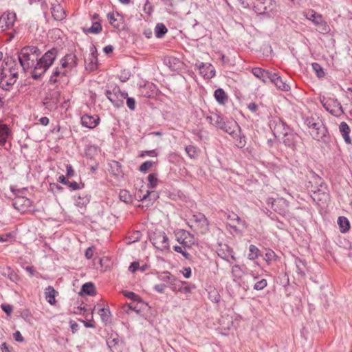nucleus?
Returning a JSON list of instances; mask_svg holds the SVG:
<instances>
[{
	"instance_id": "nucleus-1",
	"label": "nucleus",
	"mask_w": 352,
	"mask_h": 352,
	"mask_svg": "<svg viewBox=\"0 0 352 352\" xmlns=\"http://www.w3.org/2000/svg\"><path fill=\"white\" fill-rule=\"evenodd\" d=\"M58 55V50L52 48L46 52L37 62L32 72V77L34 80H38L46 72L50 66H52Z\"/></svg>"
},
{
	"instance_id": "nucleus-2",
	"label": "nucleus",
	"mask_w": 352,
	"mask_h": 352,
	"mask_svg": "<svg viewBox=\"0 0 352 352\" xmlns=\"http://www.w3.org/2000/svg\"><path fill=\"white\" fill-rule=\"evenodd\" d=\"M206 119L210 124L228 133L233 138H235L234 135H236V131H240V126L236 121H226L223 118L217 113L208 116Z\"/></svg>"
},
{
	"instance_id": "nucleus-3",
	"label": "nucleus",
	"mask_w": 352,
	"mask_h": 352,
	"mask_svg": "<svg viewBox=\"0 0 352 352\" xmlns=\"http://www.w3.org/2000/svg\"><path fill=\"white\" fill-rule=\"evenodd\" d=\"M36 47H24L18 54V60L20 67L23 72H25L28 69L35 66V61L37 62L38 54Z\"/></svg>"
},
{
	"instance_id": "nucleus-4",
	"label": "nucleus",
	"mask_w": 352,
	"mask_h": 352,
	"mask_svg": "<svg viewBox=\"0 0 352 352\" xmlns=\"http://www.w3.org/2000/svg\"><path fill=\"white\" fill-rule=\"evenodd\" d=\"M319 101L327 111L335 117H340L344 113L342 106L338 99L320 95Z\"/></svg>"
},
{
	"instance_id": "nucleus-5",
	"label": "nucleus",
	"mask_w": 352,
	"mask_h": 352,
	"mask_svg": "<svg viewBox=\"0 0 352 352\" xmlns=\"http://www.w3.org/2000/svg\"><path fill=\"white\" fill-rule=\"evenodd\" d=\"M150 241L158 250L164 251L170 249L168 239L164 231H155L150 236Z\"/></svg>"
},
{
	"instance_id": "nucleus-6",
	"label": "nucleus",
	"mask_w": 352,
	"mask_h": 352,
	"mask_svg": "<svg viewBox=\"0 0 352 352\" xmlns=\"http://www.w3.org/2000/svg\"><path fill=\"white\" fill-rule=\"evenodd\" d=\"M11 190L15 195V197L13 199L12 206L17 210L24 212L26 211L31 205V200L21 194L22 190L19 189H14L11 188Z\"/></svg>"
},
{
	"instance_id": "nucleus-7",
	"label": "nucleus",
	"mask_w": 352,
	"mask_h": 352,
	"mask_svg": "<svg viewBox=\"0 0 352 352\" xmlns=\"http://www.w3.org/2000/svg\"><path fill=\"white\" fill-rule=\"evenodd\" d=\"M105 95L115 107H120L123 106L124 99L126 98L127 93L122 92L118 87H115L111 91L107 89Z\"/></svg>"
},
{
	"instance_id": "nucleus-8",
	"label": "nucleus",
	"mask_w": 352,
	"mask_h": 352,
	"mask_svg": "<svg viewBox=\"0 0 352 352\" xmlns=\"http://www.w3.org/2000/svg\"><path fill=\"white\" fill-rule=\"evenodd\" d=\"M191 220L194 223L190 226L191 228L194 227L201 234H205L209 231V222L204 214L200 212L195 214Z\"/></svg>"
},
{
	"instance_id": "nucleus-9",
	"label": "nucleus",
	"mask_w": 352,
	"mask_h": 352,
	"mask_svg": "<svg viewBox=\"0 0 352 352\" xmlns=\"http://www.w3.org/2000/svg\"><path fill=\"white\" fill-rule=\"evenodd\" d=\"M16 20V14L13 11L7 10L0 16V30L3 32L12 28Z\"/></svg>"
},
{
	"instance_id": "nucleus-10",
	"label": "nucleus",
	"mask_w": 352,
	"mask_h": 352,
	"mask_svg": "<svg viewBox=\"0 0 352 352\" xmlns=\"http://www.w3.org/2000/svg\"><path fill=\"white\" fill-rule=\"evenodd\" d=\"M270 126L276 138H280L290 129L280 118H275L270 121Z\"/></svg>"
},
{
	"instance_id": "nucleus-11",
	"label": "nucleus",
	"mask_w": 352,
	"mask_h": 352,
	"mask_svg": "<svg viewBox=\"0 0 352 352\" xmlns=\"http://www.w3.org/2000/svg\"><path fill=\"white\" fill-rule=\"evenodd\" d=\"M283 144L292 148L293 151L297 149L299 146L300 144L302 143L301 138L296 133L289 130L286 134H285L283 137Z\"/></svg>"
},
{
	"instance_id": "nucleus-12",
	"label": "nucleus",
	"mask_w": 352,
	"mask_h": 352,
	"mask_svg": "<svg viewBox=\"0 0 352 352\" xmlns=\"http://www.w3.org/2000/svg\"><path fill=\"white\" fill-rule=\"evenodd\" d=\"M107 344L111 352H123L124 348V342L116 333L109 335Z\"/></svg>"
},
{
	"instance_id": "nucleus-13",
	"label": "nucleus",
	"mask_w": 352,
	"mask_h": 352,
	"mask_svg": "<svg viewBox=\"0 0 352 352\" xmlns=\"http://www.w3.org/2000/svg\"><path fill=\"white\" fill-rule=\"evenodd\" d=\"M177 241L184 248H190L195 244V237L188 231L180 230L176 234Z\"/></svg>"
},
{
	"instance_id": "nucleus-14",
	"label": "nucleus",
	"mask_w": 352,
	"mask_h": 352,
	"mask_svg": "<svg viewBox=\"0 0 352 352\" xmlns=\"http://www.w3.org/2000/svg\"><path fill=\"white\" fill-rule=\"evenodd\" d=\"M274 7L272 0H256L254 3L255 12L258 14H264L271 12Z\"/></svg>"
},
{
	"instance_id": "nucleus-15",
	"label": "nucleus",
	"mask_w": 352,
	"mask_h": 352,
	"mask_svg": "<svg viewBox=\"0 0 352 352\" xmlns=\"http://www.w3.org/2000/svg\"><path fill=\"white\" fill-rule=\"evenodd\" d=\"M159 280L168 283L167 287H169L173 292L177 290V282L178 280L176 276L173 275L168 271H164L157 274Z\"/></svg>"
},
{
	"instance_id": "nucleus-16",
	"label": "nucleus",
	"mask_w": 352,
	"mask_h": 352,
	"mask_svg": "<svg viewBox=\"0 0 352 352\" xmlns=\"http://www.w3.org/2000/svg\"><path fill=\"white\" fill-rule=\"evenodd\" d=\"M268 205L271 204V208L278 214L285 216L287 213V203L283 199H273L269 198L267 200Z\"/></svg>"
},
{
	"instance_id": "nucleus-17",
	"label": "nucleus",
	"mask_w": 352,
	"mask_h": 352,
	"mask_svg": "<svg viewBox=\"0 0 352 352\" xmlns=\"http://www.w3.org/2000/svg\"><path fill=\"white\" fill-rule=\"evenodd\" d=\"M62 67H65L68 72L75 68L78 65V58L74 54H67L60 60Z\"/></svg>"
},
{
	"instance_id": "nucleus-18",
	"label": "nucleus",
	"mask_w": 352,
	"mask_h": 352,
	"mask_svg": "<svg viewBox=\"0 0 352 352\" xmlns=\"http://www.w3.org/2000/svg\"><path fill=\"white\" fill-rule=\"evenodd\" d=\"M309 133L314 140L325 142L328 131L323 123H319L318 127L310 131Z\"/></svg>"
},
{
	"instance_id": "nucleus-19",
	"label": "nucleus",
	"mask_w": 352,
	"mask_h": 352,
	"mask_svg": "<svg viewBox=\"0 0 352 352\" xmlns=\"http://www.w3.org/2000/svg\"><path fill=\"white\" fill-rule=\"evenodd\" d=\"M17 78L12 76H8L3 72L0 78V87L6 91H10L16 81Z\"/></svg>"
},
{
	"instance_id": "nucleus-20",
	"label": "nucleus",
	"mask_w": 352,
	"mask_h": 352,
	"mask_svg": "<svg viewBox=\"0 0 352 352\" xmlns=\"http://www.w3.org/2000/svg\"><path fill=\"white\" fill-rule=\"evenodd\" d=\"M217 253L219 257L227 261L230 262V258L236 260L232 248L227 245H220L217 249Z\"/></svg>"
},
{
	"instance_id": "nucleus-21",
	"label": "nucleus",
	"mask_w": 352,
	"mask_h": 352,
	"mask_svg": "<svg viewBox=\"0 0 352 352\" xmlns=\"http://www.w3.org/2000/svg\"><path fill=\"white\" fill-rule=\"evenodd\" d=\"M85 63L87 70L93 72L98 69L97 51L94 46L91 48V52L89 58L85 59Z\"/></svg>"
},
{
	"instance_id": "nucleus-22",
	"label": "nucleus",
	"mask_w": 352,
	"mask_h": 352,
	"mask_svg": "<svg viewBox=\"0 0 352 352\" xmlns=\"http://www.w3.org/2000/svg\"><path fill=\"white\" fill-rule=\"evenodd\" d=\"M68 70L65 67H62V65L60 67H57L55 68L54 72H52L49 82L51 84H55L60 81V79L63 77L68 76Z\"/></svg>"
},
{
	"instance_id": "nucleus-23",
	"label": "nucleus",
	"mask_w": 352,
	"mask_h": 352,
	"mask_svg": "<svg viewBox=\"0 0 352 352\" xmlns=\"http://www.w3.org/2000/svg\"><path fill=\"white\" fill-rule=\"evenodd\" d=\"M200 74L203 75L205 78L210 79L215 76L214 67L211 65H206L204 63H201L198 65Z\"/></svg>"
},
{
	"instance_id": "nucleus-24",
	"label": "nucleus",
	"mask_w": 352,
	"mask_h": 352,
	"mask_svg": "<svg viewBox=\"0 0 352 352\" xmlns=\"http://www.w3.org/2000/svg\"><path fill=\"white\" fill-rule=\"evenodd\" d=\"M100 121V118L98 116H91L89 115H84L81 118V123L82 126L89 129H94L96 127Z\"/></svg>"
},
{
	"instance_id": "nucleus-25",
	"label": "nucleus",
	"mask_w": 352,
	"mask_h": 352,
	"mask_svg": "<svg viewBox=\"0 0 352 352\" xmlns=\"http://www.w3.org/2000/svg\"><path fill=\"white\" fill-rule=\"evenodd\" d=\"M269 80L273 82L278 89L280 90L288 91L289 89V86L286 84L283 80L281 77L276 73H272L270 74Z\"/></svg>"
},
{
	"instance_id": "nucleus-26",
	"label": "nucleus",
	"mask_w": 352,
	"mask_h": 352,
	"mask_svg": "<svg viewBox=\"0 0 352 352\" xmlns=\"http://www.w3.org/2000/svg\"><path fill=\"white\" fill-rule=\"evenodd\" d=\"M109 23L115 28L120 29L122 25V17L119 13L110 12L107 14Z\"/></svg>"
},
{
	"instance_id": "nucleus-27",
	"label": "nucleus",
	"mask_w": 352,
	"mask_h": 352,
	"mask_svg": "<svg viewBox=\"0 0 352 352\" xmlns=\"http://www.w3.org/2000/svg\"><path fill=\"white\" fill-rule=\"evenodd\" d=\"M339 130L345 142L348 144H351V139L349 136L351 129L347 123L345 122H342L339 126Z\"/></svg>"
},
{
	"instance_id": "nucleus-28",
	"label": "nucleus",
	"mask_w": 352,
	"mask_h": 352,
	"mask_svg": "<svg viewBox=\"0 0 352 352\" xmlns=\"http://www.w3.org/2000/svg\"><path fill=\"white\" fill-rule=\"evenodd\" d=\"M11 135V131L6 124H0V145L4 146L7 139Z\"/></svg>"
},
{
	"instance_id": "nucleus-29",
	"label": "nucleus",
	"mask_w": 352,
	"mask_h": 352,
	"mask_svg": "<svg viewBox=\"0 0 352 352\" xmlns=\"http://www.w3.org/2000/svg\"><path fill=\"white\" fill-rule=\"evenodd\" d=\"M252 73L254 76L261 79L263 82H266L267 80H269L270 74H272V72L263 69L260 67H254L252 69Z\"/></svg>"
},
{
	"instance_id": "nucleus-30",
	"label": "nucleus",
	"mask_w": 352,
	"mask_h": 352,
	"mask_svg": "<svg viewBox=\"0 0 352 352\" xmlns=\"http://www.w3.org/2000/svg\"><path fill=\"white\" fill-rule=\"evenodd\" d=\"M224 216L230 221V226L234 230H236V224L239 225L243 223V221L241 219V218L234 212H224Z\"/></svg>"
},
{
	"instance_id": "nucleus-31",
	"label": "nucleus",
	"mask_w": 352,
	"mask_h": 352,
	"mask_svg": "<svg viewBox=\"0 0 352 352\" xmlns=\"http://www.w3.org/2000/svg\"><path fill=\"white\" fill-rule=\"evenodd\" d=\"M6 65L9 67L10 75L18 78V69L19 67H21L20 65H19L16 61L12 58L7 60Z\"/></svg>"
},
{
	"instance_id": "nucleus-32",
	"label": "nucleus",
	"mask_w": 352,
	"mask_h": 352,
	"mask_svg": "<svg viewBox=\"0 0 352 352\" xmlns=\"http://www.w3.org/2000/svg\"><path fill=\"white\" fill-rule=\"evenodd\" d=\"M244 274L245 272L239 265H234L232 267L231 274L234 282H239Z\"/></svg>"
},
{
	"instance_id": "nucleus-33",
	"label": "nucleus",
	"mask_w": 352,
	"mask_h": 352,
	"mask_svg": "<svg viewBox=\"0 0 352 352\" xmlns=\"http://www.w3.org/2000/svg\"><path fill=\"white\" fill-rule=\"evenodd\" d=\"M195 288V285L188 284V283L186 281L178 280V282H177V290L175 292L188 294L190 293Z\"/></svg>"
},
{
	"instance_id": "nucleus-34",
	"label": "nucleus",
	"mask_w": 352,
	"mask_h": 352,
	"mask_svg": "<svg viewBox=\"0 0 352 352\" xmlns=\"http://www.w3.org/2000/svg\"><path fill=\"white\" fill-rule=\"evenodd\" d=\"M57 294V292L54 289V288L52 286H48L45 289V296L46 300L52 305H54L56 304V295Z\"/></svg>"
},
{
	"instance_id": "nucleus-35",
	"label": "nucleus",
	"mask_w": 352,
	"mask_h": 352,
	"mask_svg": "<svg viewBox=\"0 0 352 352\" xmlns=\"http://www.w3.org/2000/svg\"><path fill=\"white\" fill-rule=\"evenodd\" d=\"M52 14L56 21H61L66 16L63 8L59 4L54 6L52 8Z\"/></svg>"
},
{
	"instance_id": "nucleus-36",
	"label": "nucleus",
	"mask_w": 352,
	"mask_h": 352,
	"mask_svg": "<svg viewBox=\"0 0 352 352\" xmlns=\"http://www.w3.org/2000/svg\"><path fill=\"white\" fill-rule=\"evenodd\" d=\"M214 96L216 100L221 104H225L228 100V95L222 88L217 89L214 91Z\"/></svg>"
},
{
	"instance_id": "nucleus-37",
	"label": "nucleus",
	"mask_w": 352,
	"mask_h": 352,
	"mask_svg": "<svg viewBox=\"0 0 352 352\" xmlns=\"http://www.w3.org/2000/svg\"><path fill=\"white\" fill-rule=\"evenodd\" d=\"M102 25L100 22H93L92 25L90 28H83L82 31L85 34H98L102 31Z\"/></svg>"
},
{
	"instance_id": "nucleus-38",
	"label": "nucleus",
	"mask_w": 352,
	"mask_h": 352,
	"mask_svg": "<svg viewBox=\"0 0 352 352\" xmlns=\"http://www.w3.org/2000/svg\"><path fill=\"white\" fill-rule=\"evenodd\" d=\"M80 294H85L88 296H94L96 294V287L92 283H85L81 288Z\"/></svg>"
},
{
	"instance_id": "nucleus-39",
	"label": "nucleus",
	"mask_w": 352,
	"mask_h": 352,
	"mask_svg": "<svg viewBox=\"0 0 352 352\" xmlns=\"http://www.w3.org/2000/svg\"><path fill=\"white\" fill-rule=\"evenodd\" d=\"M338 224L339 225L340 230L342 233L348 232L350 228L349 221L345 217H339L338 219Z\"/></svg>"
},
{
	"instance_id": "nucleus-40",
	"label": "nucleus",
	"mask_w": 352,
	"mask_h": 352,
	"mask_svg": "<svg viewBox=\"0 0 352 352\" xmlns=\"http://www.w3.org/2000/svg\"><path fill=\"white\" fill-rule=\"evenodd\" d=\"M311 17L313 18L312 19V21L315 24H320V25H322L323 26L322 30L324 31H325V32L328 31L329 27L327 25L326 22L322 21V16H321L320 14H318L316 12H314V11H311Z\"/></svg>"
},
{
	"instance_id": "nucleus-41",
	"label": "nucleus",
	"mask_w": 352,
	"mask_h": 352,
	"mask_svg": "<svg viewBox=\"0 0 352 352\" xmlns=\"http://www.w3.org/2000/svg\"><path fill=\"white\" fill-rule=\"evenodd\" d=\"M168 29L164 24L159 23L155 28V34L157 38H161L167 33Z\"/></svg>"
},
{
	"instance_id": "nucleus-42",
	"label": "nucleus",
	"mask_w": 352,
	"mask_h": 352,
	"mask_svg": "<svg viewBox=\"0 0 352 352\" xmlns=\"http://www.w3.org/2000/svg\"><path fill=\"white\" fill-rule=\"evenodd\" d=\"M185 151L190 159H196L198 157L199 153V148L193 145L186 146L185 147Z\"/></svg>"
},
{
	"instance_id": "nucleus-43",
	"label": "nucleus",
	"mask_w": 352,
	"mask_h": 352,
	"mask_svg": "<svg viewBox=\"0 0 352 352\" xmlns=\"http://www.w3.org/2000/svg\"><path fill=\"white\" fill-rule=\"evenodd\" d=\"M236 140V146L239 148H243L246 144L245 136L241 134V130L236 131V135H234Z\"/></svg>"
},
{
	"instance_id": "nucleus-44",
	"label": "nucleus",
	"mask_w": 352,
	"mask_h": 352,
	"mask_svg": "<svg viewBox=\"0 0 352 352\" xmlns=\"http://www.w3.org/2000/svg\"><path fill=\"white\" fill-rule=\"evenodd\" d=\"M98 314L102 322H107L110 320L111 315L109 308L102 307L99 309Z\"/></svg>"
},
{
	"instance_id": "nucleus-45",
	"label": "nucleus",
	"mask_w": 352,
	"mask_h": 352,
	"mask_svg": "<svg viewBox=\"0 0 352 352\" xmlns=\"http://www.w3.org/2000/svg\"><path fill=\"white\" fill-rule=\"evenodd\" d=\"M260 250L254 245H250L249 247V254L248 258L250 260H255L259 256Z\"/></svg>"
},
{
	"instance_id": "nucleus-46",
	"label": "nucleus",
	"mask_w": 352,
	"mask_h": 352,
	"mask_svg": "<svg viewBox=\"0 0 352 352\" xmlns=\"http://www.w3.org/2000/svg\"><path fill=\"white\" fill-rule=\"evenodd\" d=\"M122 293L125 297L132 300L133 302L143 303L140 296L133 292L122 291Z\"/></svg>"
},
{
	"instance_id": "nucleus-47",
	"label": "nucleus",
	"mask_w": 352,
	"mask_h": 352,
	"mask_svg": "<svg viewBox=\"0 0 352 352\" xmlns=\"http://www.w3.org/2000/svg\"><path fill=\"white\" fill-rule=\"evenodd\" d=\"M305 123L307 126L310 129V131L315 129L319 125V123H322L318 118L315 119L314 118H308L305 120Z\"/></svg>"
},
{
	"instance_id": "nucleus-48",
	"label": "nucleus",
	"mask_w": 352,
	"mask_h": 352,
	"mask_svg": "<svg viewBox=\"0 0 352 352\" xmlns=\"http://www.w3.org/2000/svg\"><path fill=\"white\" fill-rule=\"evenodd\" d=\"M119 197L124 203H131L132 201L131 195L126 190H121L119 193Z\"/></svg>"
},
{
	"instance_id": "nucleus-49",
	"label": "nucleus",
	"mask_w": 352,
	"mask_h": 352,
	"mask_svg": "<svg viewBox=\"0 0 352 352\" xmlns=\"http://www.w3.org/2000/svg\"><path fill=\"white\" fill-rule=\"evenodd\" d=\"M312 68L314 71L316 72V76L321 78H323L325 75V73L323 70V68L320 66V65L318 63H312Z\"/></svg>"
},
{
	"instance_id": "nucleus-50",
	"label": "nucleus",
	"mask_w": 352,
	"mask_h": 352,
	"mask_svg": "<svg viewBox=\"0 0 352 352\" xmlns=\"http://www.w3.org/2000/svg\"><path fill=\"white\" fill-rule=\"evenodd\" d=\"M208 298L212 302L216 303L219 302L221 300V296L215 289H211L208 292Z\"/></svg>"
},
{
	"instance_id": "nucleus-51",
	"label": "nucleus",
	"mask_w": 352,
	"mask_h": 352,
	"mask_svg": "<svg viewBox=\"0 0 352 352\" xmlns=\"http://www.w3.org/2000/svg\"><path fill=\"white\" fill-rule=\"evenodd\" d=\"M148 186L149 188H154L157 186L158 183V179L156 174L152 173L148 175Z\"/></svg>"
},
{
	"instance_id": "nucleus-52",
	"label": "nucleus",
	"mask_w": 352,
	"mask_h": 352,
	"mask_svg": "<svg viewBox=\"0 0 352 352\" xmlns=\"http://www.w3.org/2000/svg\"><path fill=\"white\" fill-rule=\"evenodd\" d=\"M267 285V280L265 278H262L261 280H259L255 283V284L253 286V288L256 291H261L265 288Z\"/></svg>"
},
{
	"instance_id": "nucleus-53",
	"label": "nucleus",
	"mask_w": 352,
	"mask_h": 352,
	"mask_svg": "<svg viewBox=\"0 0 352 352\" xmlns=\"http://www.w3.org/2000/svg\"><path fill=\"white\" fill-rule=\"evenodd\" d=\"M173 249L175 252L181 253L185 258L188 260L191 259L192 256L188 252L184 250V248L183 246L175 245L173 247Z\"/></svg>"
},
{
	"instance_id": "nucleus-54",
	"label": "nucleus",
	"mask_w": 352,
	"mask_h": 352,
	"mask_svg": "<svg viewBox=\"0 0 352 352\" xmlns=\"http://www.w3.org/2000/svg\"><path fill=\"white\" fill-rule=\"evenodd\" d=\"M157 197V193L155 191H150L147 190L146 193L143 195L142 198L141 199L142 201H146V199L155 200Z\"/></svg>"
},
{
	"instance_id": "nucleus-55",
	"label": "nucleus",
	"mask_w": 352,
	"mask_h": 352,
	"mask_svg": "<svg viewBox=\"0 0 352 352\" xmlns=\"http://www.w3.org/2000/svg\"><path fill=\"white\" fill-rule=\"evenodd\" d=\"M153 164L154 163L151 161H146L140 165L139 170L142 173H146L153 166Z\"/></svg>"
},
{
	"instance_id": "nucleus-56",
	"label": "nucleus",
	"mask_w": 352,
	"mask_h": 352,
	"mask_svg": "<svg viewBox=\"0 0 352 352\" xmlns=\"http://www.w3.org/2000/svg\"><path fill=\"white\" fill-rule=\"evenodd\" d=\"M274 257H275L274 252L270 250L263 256V259L267 263V264H270V262L273 260V258Z\"/></svg>"
},
{
	"instance_id": "nucleus-57",
	"label": "nucleus",
	"mask_w": 352,
	"mask_h": 352,
	"mask_svg": "<svg viewBox=\"0 0 352 352\" xmlns=\"http://www.w3.org/2000/svg\"><path fill=\"white\" fill-rule=\"evenodd\" d=\"M125 99H126V105L128 108L131 111L135 110L136 104L135 99L133 98L128 97V96Z\"/></svg>"
},
{
	"instance_id": "nucleus-58",
	"label": "nucleus",
	"mask_w": 352,
	"mask_h": 352,
	"mask_svg": "<svg viewBox=\"0 0 352 352\" xmlns=\"http://www.w3.org/2000/svg\"><path fill=\"white\" fill-rule=\"evenodd\" d=\"M67 186L71 188L72 190H79L84 187V184H78L76 182H69V184Z\"/></svg>"
},
{
	"instance_id": "nucleus-59",
	"label": "nucleus",
	"mask_w": 352,
	"mask_h": 352,
	"mask_svg": "<svg viewBox=\"0 0 352 352\" xmlns=\"http://www.w3.org/2000/svg\"><path fill=\"white\" fill-rule=\"evenodd\" d=\"M1 307L8 316L12 312V306L9 304H2Z\"/></svg>"
},
{
	"instance_id": "nucleus-60",
	"label": "nucleus",
	"mask_w": 352,
	"mask_h": 352,
	"mask_svg": "<svg viewBox=\"0 0 352 352\" xmlns=\"http://www.w3.org/2000/svg\"><path fill=\"white\" fill-rule=\"evenodd\" d=\"M140 236H141V233L140 231H136L133 233V234L129 237V243H134L135 241H139L140 238Z\"/></svg>"
},
{
	"instance_id": "nucleus-61",
	"label": "nucleus",
	"mask_w": 352,
	"mask_h": 352,
	"mask_svg": "<svg viewBox=\"0 0 352 352\" xmlns=\"http://www.w3.org/2000/svg\"><path fill=\"white\" fill-rule=\"evenodd\" d=\"M166 285L165 284H157L154 286V289L158 293H164L165 291V288L166 287Z\"/></svg>"
},
{
	"instance_id": "nucleus-62",
	"label": "nucleus",
	"mask_w": 352,
	"mask_h": 352,
	"mask_svg": "<svg viewBox=\"0 0 352 352\" xmlns=\"http://www.w3.org/2000/svg\"><path fill=\"white\" fill-rule=\"evenodd\" d=\"M248 109L252 113H256L258 109V107L255 102H250L248 104Z\"/></svg>"
},
{
	"instance_id": "nucleus-63",
	"label": "nucleus",
	"mask_w": 352,
	"mask_h": 352,
	"mask_svg": "<svg viewBox=\"0 0 352 352\" xmlns=\"http://www.w3.org/2000/svg\"><path fill=\"white\" fill-rule=\"evenodd\" d=\"M66 172H67V176L69 177H72L74 175V170L73 169V167L70 164H67L66 166Z\"/></svg>"
},
{
	"instance_id": "nucleus-64",
	"label": "nucleus",
	"mask_w": 352,
	"mask_h": 352,
	"mask_svg": "<svg viewBox=\"0 0 352 352\" xmlns=\"http://www.w3.org/2000/svg\"><path fill=\"white\" fill-rule=\"evenodd\" d=\"M13 337L14 340L17 342H23L24 340L23 337L22 336L20 331H17L13 334Z\"/></svg>"
}]
</instances>
